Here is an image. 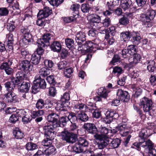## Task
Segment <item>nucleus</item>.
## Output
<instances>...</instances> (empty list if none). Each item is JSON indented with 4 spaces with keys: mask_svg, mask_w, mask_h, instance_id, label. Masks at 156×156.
I'll use <instances>...</instances> for the list:
<instances>
[{
    "mask_svg": "<svg viewBox=\"0 0 156 156\" xmlns=\"http://www.w3.org/2000/svg\"><path fill=\"white\" fill-rule=\"evenodd\" d=\"M56 128L47 126H45L43 127V129L45 131L44 133V138L41 142L43 145L44 146H48L51 145L52 140L54 139L55 136L54 130Z\"/></svg>",
    "mask_w": 156,
    "mask_h": 156,
    "instance_id": "obj_1",
    "label": "nucleus"
},
{
    "mask_svg": "<svg viewBox=\"0 0 156 156\" xmlns=\"http://www.w3.org/2000/svg\"><path fill=\"white\" fill-rule=\"evenodd\" d=\"M51 37V34L50 33H46L43 35L42 38L38 39L37 42L38 44V47L34 53H36L37 55L41 56L44 52V50L42 48L44 47L46 44L49 45V41Z\"/></svg>",
    "mask_w": 156,
    "mask_h": 156,
    "instance_id": "obj_2",
    "label": "nucleus"
},
{
    "mask_svg": "<svg viewBox=\"0 0 156 156\" xmlns=\"http://www.w3.org/2000/svg\"><path fill=\"white\" fill-rule=\"evenodd\" d=\"M70 99L69 94V92H66L61 97L60 100L58 101L55 107L57 111L61 112H66V106L69 105V100Z\"/></svg>",
    "mask_w": 156,
    "mask_h": 156,
    "instance_id": "obj_3",
    "label": "nucleus"
},
{
    "mask_svg": "<svg viewBox=\"0 0 156 156\" xmlns=\"http://www.w3.org/2000/svg\"><path fill=\"white\" fill-rule=\"evenodd\" d=\"M100 41L99 39L95 38L92 41H85L82 46L84 49H86L89 53H94L96 49H100V44H101Z\"/></svg>",
    "mask_w": 156,
    "mask_h": 156,
    "instance_id": "obj_4",
    "label": "nucleus"
},
{
    "mask_svg": "<svg viewBox=\"0 0 156 156\" xmlns=\"http://www.w3.org/2000/svg\"><path fill=\"white\" fill-rule=\"evenodd\" d=\"M60 136L62 139L69 144H73L76 142L77 139V135L76 133L69 132L68 130L64 129L61 133Z\"/></svg>",
    "mask_w": 156,
    "mask_h": 156,
    "instance_id": "obj_5",
    "label": "nucleus"
},
{
    "mask_svg": "<svg viewBox=\"0 0 156 156\" xmlns=\"http://www.w3.org/2000/svg\"><path fill=\"white\" fill-rule=\"evenodd\" d=\"M120 7L124 11H129L125 15L127 16H131L135 10L134 8L131 0H122L120 2Z\"/></svg>",
    "mask_w": 156,
    "mask_h": 156,
    "instance_id": "obj_6",
    "label": "nucleus"
},
{
    "mask_svg": "<svg viewBox=\"0 0 156 156\" xmlns=\"http://www.w3.org/2000/svg\"><path fill=\"white\" fill-rule=\"evenodd\" d=\"M153 102L151 99L146 97H144L140 100V105L143 107L144 112H148L150 115L152 116V111Z\"/></svg>",
    "mask_w": 156,
    "mask_h": 156,
    "instance_id": "obj_7",
    "label": "nucleus"
},
{
    "mask_svg": "<svg viewBox=\"0 0 156 156\" xmlns=\"http://www.w3.org/2000/svg\"><path fill=\"white\" fill-rule=\"evenodd\" d=\"M105 115L104 121L106 124L110 123L113 119H117L119 117L117 112L112 109H108L105 113Z\"/></svg>",
    "mask_w": 156,
    "mask_h": 156,
    "instance_id": "obj_8",
    "label": "nucleus"
},
{
    "mask_svg": "<svg viewBox=\"0 0 156 156\" xmlns=\"http://www.w3.org/2000/svg\"><path fill=\"white\" fill-rule=\"evenodd\" d=\"M59 119V115L56 114V113L52 112L49 114L47 116V120L49 122L51 123L50 125H47V126H51L53 128H56L58 125V120Z\"/></svg>",
    "mask_w": 156,
    "mask_h": 156,
    "instance_id": "obj_9",
    "label": "nucleus"
},
{
    "mask_svg": "<svg viewBox=\"0 0 156 156\" xmlns=\"http://www.w3.org/2000/svg\"><path fill=\"white\" fill-rule=\"evenodd\" d=\"M142 38L141 34L140 31H132L131 35L130 37V41L133 44L138 45L141 42Z\"/></svg>",
    "mask_w": 156,
    "mask_h": 156,
    "instance_id": "obj_10",
    "label": "nucleus"
},
{
    "mask_svg": "<svg viewBox=\"0 0 156 156\" xmlns=\"http://www.w3.org/2000/svg\"><path fill=\"white\" fill-rule=\"evenodd\" d=\"M16 79H14L13 80L16 84L19 85L20 84L23 80H28L29 78V73H23L22 71H18L16 74Z\"/></svg>",
    "mask_w": 156,
    "mask_h": 156,
    "instance_id": "obj_11",
    "label": "nucleus"
},
{
    "mask_svg": "<svg viewBox=\"0 0 156 156\" xmlns=\"http://www.w3.org/2000/svg\"><path fill=\"white\" fill-rule=\"evenodd\" d=\"M118 98L122 102H127L129 100L130 96L128 91L118 89L116 92Z\"/></svg>",
    "mask_w": 156,
    "mask_h": 156,
    "instance_id": "obj_12",
    "label": "nucleus"
},
{
    "mask_svg": "<svg viewBox=\"0 0 156 156\" xmlns=\"http://www.w3.org/2000/svg\"><path fill=\"white\" fill-rule=\"evenodd\" d=\"M52 106V103L51 101L48 99L44 101L42 99H39L37 100L36 104V108L38 109H42L44 107L48 108H51Z\"/></svg>",
    "mask_w": 156,
    "mask_h": 156,
    "instance_id": "obj_13",
    "label": "nucleus"
},
{
    "mask_svg": "<svg viewBox=\"0 0 156 156\" xmlns=\"http://www.w3.org/2000/svg\"><path fill=\"white\" fill-rule=\"evenodd\" d=\"M83 128L85 131L88 133L95 135L97 133L98 128L95 124L93 123H85L83 125Z\"/></svg>",
    "mask_w": 156,
    "mask_h": 156,
    "instance_id": "obj_14",
    "label": "nucleus"
},
{
    "mask_svg": "<svg viewBox=\"0 0 156 156\" xmlns=\"http://www.w3.org/2000/svg\"><path fill=\"white\" fill-rule=\"evenodd\" d=\"M75 39L78 45H82L86 40V34L81 31L78 32L76 34Z\"/></svg>",
    "mask_w": 156,
    "mask_h": 156,
    "instance_id": "obj_15",
    "label": "nucleus"
},
{
    "mask_svg": "<svg viewBox=\"0 0 156 156\" xmlns=\"http://www.w3.org/2000/svg\"><path fill=\"white\" fill-rule=\"evenodd\" d=\"M145 148L148 149L149 150V153L153 156H156V150L154 148V144L150 139H148L146 142V144L143 145Z\"/></svg>",
    "mask_w": 156,
    "mask_h": 156,
    "instance_id": "obj_16",
    "label": "nucleus"
},
{
    "mask_svg": "<svg viewBox=\"0 0 156 156\" xmlns=\"http://www.w3.org/2000/svg\"><path fill=\"white\" fill-rule=\"evenodd\" d=\"M51 50L54 52H60L62 49V45L60 41H54L49 45Z\"/></svg>",
    "mask_w": 156,
    "mask_h": 156,
    "instance_id": "obj_17",
    "label": "nucleus"
},
{
    "mask_svg": "<svg viewBox=\"0 0 156 156\" xmlns=\"http://www.w3.org/2000/svg\"><path fill=\"white\" fill-rule=\"evenodd\" d=\"M69 121V119H68V116H65L60 117L59 115V119L57 122L58 125L56 126V128L59 127L65 126Z\"/></svg>",
    "mask_w": 156,
    "mask_h": 156,
    "instance_id": "obj_18",
    "label": "nucleus"
},
{
    "mask_svg": "<svg viewBox=\"0 0 156 156\" xmlns=\"http://www.w3.org/2000/svg\"><path fill=\"white\" fill-rule=\"evenodd\" d=\"M35 79L36 83L38 84L40 89H44L46 88L47 84L44 78H41L39 76H37L35 77Z\"/></svg>",
    "mask_w": 156,
    "mask_h": 156,
    "instance_id": "obj_19",
    "label": "nucleus"
},
{
    "mask_svg": "<svg viewBox=\"0 0 156 156\" xmlns=\"http://www.w3.org/2000/svg\"><path fill=\"white\" fill-rule=\"evenodd\" d=\"M37 17L38 20L36 21V23L39 26H44L46 23L48 24L50 23V20H45L44 19V17L38 14H37Z\"/></svg>",
    "mask_w": 156,
    "mask_h": 156,
    "instance_id": "obj_20",
    "label": "nucleus"
},
{
    "mask_svg": "<svg viewBox=\"0 0 156 156\" xmlns=\"http://www.w3.org/2000/svg\"><path fill=\"white\" fill-rule=\"evenodd\" d=\"M101 20L100 17L98 15L95 14L92 16V17L90 19L88 23L91 27H93L94 26L96 27L95 23H99L101 21Z\"/></svg>",
    "mask_w": 156,
    "mask_h": 156,
    "instance_id": "obj_21",
    "label": "nucleus"
},
{
    "mask_svg": "<svg viewBox=\"0 0 156 156\" xmlns=\"http://www.w3.org/2000/svg\"><path fill=\"white\" fill-rule=\"evenodd\" d=\"M13 36L12 34L9 33L6 35V41H7V46L9 48V51L13 49V44L14 39Z\"/></svg>",
    "mask_w": 156,
    "mask_h": 156,
    "instance_id": "obj_22",
    "label": "nucleus"
},
{
    "mask_svg": "<svg viewBox=\"0 0 156 156\" xmlns=\"http://www.w3.org/2000/svg\"><path fill=\"white\" fill-rule=\"evenodd\" d=\"M46 80L51 86H54L57 87L61 85L60 83L57 82L54 76L53 75H50L47 76Z\"/></svg>",
    "mask_w": 156,
    "mask_h": 156,
    "instance_id": "obj_23",
    "label": "nucleus"
},
{
    "mask_svg": "<svg viewBox=\"0 0 156 156\" xmlns=\"http://www.w3.org/2000/svg\"><path fill=\"white\" fill-rule=\"evenodd\" d=\"M52 12V9L49 7L46 6L43 10H40L38 14L44 18H46Z\"/></svg>",
    "mask_w": 156,
    "mask_h": 156,
    "instance_id": "obj_24",
    "label": "nucleus"
},
{
    "mask_svg": "<svg viewBox=\"0 0 156 156\" xmlns=\"http://www.w3.org/2000/svg\"><path fill=\"white\" fill-rule=\"evenodd\" d=\"M132 31L129 30L123 31L120 34V37L121 39L124 41L126 42L130 41V37L131 35Z\"/></svg>",
    "mask_w": 156,
    "mask_h": 156,
    "instance_id": "obj_25",
    "label": "nucleus"
},
{
    "mask_svg": "<svg viewBox=\"0 0 156 156\" xmlns=\"http://www.w3.org/2000/svg\"><path fill=\"white\" fill-rule=\"evenodd\" d=\"M76 142L83 148L88 147L89 142L85 137H79L76 139Z\"/></svg>",
    "mask_w": 156,
    "mask_h": 156,
    "instance_id": "obj_26",
    "label": "nucleus"
},
{
    "mask_svg": "<svg viewBox=\"0 0 156 156\" xmlns=\"http://www.w3.org/2000/svg\"><path fill=\"white\" fill-rule=\"evenodd\" d=\"M123 72V70L122 67L118 66H115L113 68L112 73L111 74L109 77L112 78L113 76H116L118 77Z\"/></svg>",
    "mask_w": 156,
    "mask_h": 156,
    "instance_id": "obj_27",
    "label": "nucleus"
},
{
    "mask_svg": "<svg viewBox=\"0 0 156 156\" xmlns=\"http://www.w3.org/2000/svg\"><path fill=\"white\" fill-rule=\"evenodd\" d=\"M5 100L8 103H11L15 101L16 96L13 92H9L5 95Z\"/></svg>",
    "mask_w": 156,
    "mask_h": 156,
    "instance_id": "obj_28",
    "label": "nucleus"
},
{
    "mask_svg": "<svg viewBox=\"0 0 156 156\" xmlns=\"http://www.w3.org/2000/svg\"><path fill=\"white\" fill-rule=\"evenodd\" d=\"M147 130L149 131V129H148L146 128L143 129L139 133V136L141 140H142V142H146L147 141L145 140L149 136V135L147 134Z\"/></svg>",
    "mask_w": 156,
    "mask_h": 156,
    "instance_id": "obj_29",
    "label": "nucleus"
},
{
    "mask_svg": "<svg viewBox=\"0 0 156 156\" xmlns=\"http://www.w3.org/2000/svg\"><path fill=\"white\" fill-rule=\"evenodd\" d=\"M97 133L101 134L102 135H104V136L111 135H108L109 134V129L108 128L102 125L98 129Z\"/></svg>",
    "mask_w": 156,
    "mask_h": 156,
    "instance_id": "obj_30",
    "label": "nucleus"
},
{
    "mask_svg": "<svg viewBox=\"0 0 156 156\" xmlns=\"http://www.w3.org/2000/svg\"><path fill=\"white\" fill-rule=\"evenodd\" d=\"M72 151L76 154H80L84 152V148L77 142L72 146Z\"/></svg>",
    "mask_w": 156,
    "mask_h": 156,
    "instance_id": "obj_31",
    "label": "nucleus"
},
{
    "mask_svg": "<svg viewBox=\"0 0 156 156\" xmlns=\"http://www.w3.org/2000/svg\"><path fill=\"white\" fill-rule=\"evenodd\" d=\"M139 19L140 20L144 25L148 24L151 21L146 13L140 14Z\"/></svg>",
    "mask_w": 156,
    "mask_h": 156,
    "instance_id": "obj_32",
    "label": "nucleus"
},
{
    "mask_svg": "<svg viewBox=\"0 0 156 156\" xmlns=\"http://www.w3.org/2000/svg\"><path fill=\"white\" fill-rule=\"evenodd\" d=\"M4 85L8 91L9 92H11L15 88V85L17 84H16L14 80H12L10 81L6 82Z\"/></svg>",
    "mask_w": 156,
    "mask_h": 156,
    "instance_id": "obj_33",
    "label": "nucleus"
},
{
    "mask_svg": "<svg viewBox=\"0 0 156 156\" xmlns=\"http://www.w3.org/2000/svg\"><path fill=\"white\" fill-rule=\"evenodd\" d=\"M69 114L68 117L69 119V121H70L71 123H77L78 122V115H76V113L70 112H68Z\"/></svg>",
    "mask_w": 156,
    "mask_h": 156,
    "instance_id": "obj_34",
    "label": "nucleus"
},
{
    "mask_svg": "<svg viewBox=\"0 0 156 156\" xmlns=\"http://www.w3.org/2000/svg\"><path fill=\"white\" fill-rule=\"evenodd\" d=\"M80 8V5L78 4L75 3L71 5L70 7V9L73 11L72 15H76L78 16L79 17L80 15L79 10Z\"/></svg>",
    "mask_w": 156,
    "mask_h": 156,
    "instance_id": "obj_35",
    "label": "nucleus"
},
{
    "mask_svg": "<svg viewBox=\"0 0 156 156\" xmlns=\"http://www.w3.org/2000/svg\"><path fill=\"white\" fill-rule=\"evenodd\" d=\"M20 69L23 70L25 73H29V62L27 60L22 61L20 65Z\"/></svg>",
    "mask_w": 156,
    "mask_h": 156,
    "instance_id": "obj_36",
    "label": "nucleus"
},
{
    "mask_svg": "<svg viewBox=\"0 0 156 156\" xmlns=\"http://www.w3.org/2000/svg\"><path fill=\"white\" fill-rule=\"evenodd\" d=\"M136 44H131L128 45L126 47L129 53V55H132L138 52V47Z\"/></svg>",
    "mask_w": 156,
    "mask_h": 156,
    "instance_id": "obj_37",
    "label": "nucleus"
},
{
    "mask_svg": "<svg viewBox=\"0 0 156 156\" xmlns=\"http://www.w3.org/2000/svg\"><path fill=\"white\" fill-rule=\"evenodd\" d=\"M28 83L26 82H23L20 85L18 86V88L20 91L21 92H25L28 93L29 90V87L28 86Z\"/></svg>",
    "mask_w": 156,
    "mask_h": 156,
    "instance_id": "obj_38",
    "label": "nucleus"
},
{
    "mask_svg": "<svg viewBox=\"0 0 156 156\" xmlns=\"http://www.w3.org/2000/svg\"><path fill=\"white\" fill-rule=\"evenodd\" d=\"M13 134L15 138L21 139L23 137L24 134L18 127H16L13 130Z\"/></svg>",
    "mask_w": 156,
    "mask_h": 156,
    "instance_id": "obj_39",
    "label": "nucleus"
},
{
    "mask_svg": "<svg viewBox=\"0 0 156 156\" xmlns=\"http://www.w3.org/2000/svg\"><path fill=\"white\" fill-rule=\"evenodd\" d=\"M146 142L142 141H140L138 142H135L132 144V145L131 146V148L136 149L138 151H141L140 147L144 148H146V147H143V145H145L146 144Z\"/></svg>",
    "mask_w": 156,
    "mask_h": 156,
    "instance_id": "obj_40",
    "label": "nucleus"
},
{
    "mask_svg": "<svg viewBox=\"0 0 156 156\" xmlns=\"http://www.w3.org/2000/svg\"><path fill=\"white\" fill-rule=\"evenodd\" d=\"M46 147H48L44 151L45 154L47 156H49L51 154H55V152L56 151V149L54 146L50 145Z\"/></svg>",
    "mask_w": 156,
    "mask_h": 156,
    "instance_id": "obj_41",
    "label": "nucleus"
},
{
    "mask_svg": "<svg viewBox=\"0 0 156 156\" xmlns=\"http://www.w3.org/2000/svg\"><path fill=\"white\" fill-rule=\"evenodd\" d=\"M39 73L40 75L38 76H40L41 78L42 77L43 78L46 76H48V75L50 74V70L46 67H43L40 69Z\"/></svg>",
    "mask_w": 156,
    "mask_h": 156,
    "instance_id": "obj_42",
    "label": "nucleus"
},
{
    "mask_svg": "<svg viewBox=\"0 0 156 156\" xmlns=\"http://www.w3.org/2000/svg\"><path fill=\"white\" fill-rule=\"evenodd\" d=\"M30 116L32 119H35L37 117L43 115L44 112L43 110H38L37 111H31Z\"/></svg>",
    "mask_w": 156,
    "mask_h": 156,
    "instance_id": "obj_43",
    "label": "nucleus"
},
{
    "mask_svg": "<svg viewBox=\"0 0 156 156\" xmlns=\"http://www.w3.org/2000/svg\"><path fill=\"white\" fill-rule=\"evenodd\" d=\"M41 58V56L36 55V53H34L31 56L30 62H31L33 64L37 65L39 63Z\"/></svg>",
    "mask_w": 156,
    "mask_h": 156,
    "instance_id": "obj_44",
    "label": "nucleus"
},
{
    "mask_svg": "<svg viewBox=\"0 0 156 156\" xmlns=\"http://www.w3.org/2000/svg\"><path fill=\"white\" fill-rule=\"evenodd\" d=\"M97 94L98 95L105 99L108 96L107 91L103 87H101L98 89Z\"/></svg>",
    "mask_w": 156,
    "mask_h": 156,
    "instance_id": "obj_45",
    "label": "nucleus"
},
{
    "mask_svg": "<svg viewBox=\"0 0 156 156\" xmlns=\"http://www.w3.org/2000/svg\"><path fill=\"white\" fill-rule=\"evenodd\" d=\"M121 140L118 138L113 139L110 144V146L114 148L118 147L120 145Z\"/></svg>",
    "mask_w": 156,
    "mask_h": 156,
    "instance_id": "obj_46",
    "label": "nucleus"
},
{
    "mask_svg": "<svg viewBox=\"0 0 156 156\" xmlns=\"http://www.w3.org/2000/svg\"><path fill=\"white\" fill-rule=\"evenodd\" d=\"M0 68L1 69H4L6 73L8 75H12L13 74V69L10 66H7L6 64L1 65L0 66Z\"/></svg>",
    "mask_w": 156,
    "mask_h": 156,
    "instance_id": "obj_47",
    "label": "nucleus"
},
{
    "mask_svg": "<svg viewBox=\"0 0 156 156\" xmlns=\"http://www.w3.org/2000/svg\"><path fill=\"white\" fill-rule=\"evenodd\" d=\"M78 120L83 122L87 121L89 119V117L87 115L83 112H81L78 113Z\"/></svg>",
    "mask_w": 156,
    "mask_h": 156,
    "instance_id": "obj_48",
    "label": "nucleus"
},
{
    "mask_svg": "<svg viewBox=\"0 0 156 156\" xmlns=\"http://www.w3.org/2000/svg\"><path fill=\"white\" fill-rule=\"evenodd\" d=\"M65 43L66 46L68 48L71 49L74 48V41L73 39L66 38L65 40Z\"/></svg>",
    "mask_w": 156,
    "mask_h": 156,
    "instance_id": "obj_49",
    "label": "nucleus"
},
{
    "mask_svg": "<svg viewBox=\"0 0 156 156\" xmlns=\"http://www.w3.org/2000/svg\"><path fill=\"white\" fill-rule=\"evenodd\" d=\"M94 136L95 139H96L95 143L98 142V141H99V142L109 141L108 140L106 139L105 138V136H104V135H102L101 134L98 133H96V134L94 135Z\"/></svg>",
    "mask_w": 156,
    "mask_h": 156,
    "instance_id": "obj_50",
    "label": "nucleus"
},
{
    "mask_svg": "<svg viewBox=\"0 0 156 156\" xmlns=\"http://www.w3.org/2000/svg\"><path fill=\"white\" fill-rule=\"evenodd\" d=\"M95 143V144L97 147L100 149H102L105 148L109 144V141H103Z\"/></svg>",
    "mask_w": 156,
    "mask_h": 156,
    "instance_id": "obj_51",
    "label": "nucleus"
},
{
    "mask_svg": "<svg viewBox=\"0 0 156 156\" xmlns=\"http://www.w3.org/2000/svg\"><path fill=\"white\" fill-rule=\"evenodd\" d=\"M133 88L135 89L136 91L134 94V98H138L142 93V89L139 88L136 84H134L132 86Z\"/></svg>",
    "mask_w": 156,
    "mask_h": 156,
    "instance_id": "obj_52",
    "label": "nucleus"
},
{
    "mask_svg": "<svg viewBox=\"0 0 156 156\" xmlns=\"http://www.w3.org/2000/svg\"><path fill=\"white\" fill-rule=\"evenodd\" d=\"M63 71L65 76L69 78L72 76L74 70L72 67L69 68L67 67Z\"/></svg>",
    "mask_w": 156,
    "mask_h": 156,
    "instance_id": "obj_53",
    "label": "nucleus"
},
{
    "mask_svg": "<svg viewBox=\"0 0 156 156\" xmlns=\"http://www.w3.org/2000/svg\"><path fill=\"white\" fill-rule=\"evenodd\" d=\"M145 13L151 21L154 19L156 14L155 10L152 9H148Z\"/></svg>",
    "mask_w": 156,
    "mask_h": 156,
    "instance_id": "obj_54",
    "label": "nucleus"
},
{
    "mask_svg": "<svg viewBox=\"0 0 156 156\" xmlns=\"http://www.w3.org/2000/svg\"><path fill=\"white\" fill-rule=\"evenodd\" d=\"M105 38L106 39L108 44L109 45H112L115 42L114 38L113 37L110 36L108 33L105 34Z\"/></svg>",
    "mask_w": 156,
    "mask_h": 156,
    "instance_id": "obj_55",
    "label": "nucleus"
},
{
    "mask_svg": "<svg viewBox=\"0 0 156 156\" xmlns=\"http://www.w3.org/2000/svg\"><path fill=\"white\" fill-rule=\"evenodd\" d=\"M133 55V62L135 64L139 63L141 60V56L140 54L137 53L132 55Z\"/></svg>",
    "mask_w": 156,
    "mask_h": 156,
    "instance_id": "obj_56",
    "label": "nucleus"
},
{
    "mask_svg": "<svg viewBox=\"0 0 156 156\" xmlns=\"http://www.w3.org/2000/svg\"><path fill=\"white\" fill-rule=\"evenodd\" d=\"M36 83L35 80H34L33 81V85L31 87V93L34 94H35L37 93L39 91L40 89L38 84Z\"/></svg>",
    "mask_w": 156,
    "mask_h": 156,
    "instance_id": "obj_57",
    "label": "nucleus"
},
{
    "mask_svg": "<svg viewBox=\"0 0 156 156\" xmlns=\"http://www.w3.org/2000/svg\"><path fill=\"white\" fill-rule=\"evenodd\" d=\"M25 112L23 111H20L18 113V116L20 117H22V120L24 124H27L28 122L29 121V116H27V117L26 116H22V114L23 115V113Z\"/></svg>",
    "mask_w": 156,
    "mask_h": 156,
    "instance_id": "obj_58",
    "label": "nucleus"
},
{
    "mask_svg": "<svg viewBox=\"0 0 156 156\" xmlns=\"http://www.w3.org/2000/svg\"><path fill=\"white\" fill-rule=\"evenodd\" d=\"M57 65L59 69L63 71L68 67L67 62L66 61H60Z\"/></svg>",
    "mask_w": 156,
    "mask_h": 156,
    "instance_id": "obj_59",
    "label": "nucleus"
},
{
    "mask_svg": "<svg viewBox=\"0 0 156 156\" xmlns=\"http://www.w3.org/2000/svg\"><path fill=\"white\" fill-rule=\"evenodd\" d=\"M48 94L51 97H54L57 94V90L55 86H50L48 88Z\"/></svg>",
    "mask_w": 156,
    "mask_h": 156,
    "instance_id": "obj_60",
    "label": "nucleus"
},
{
    "mask_svg": "<svg viewBox=\"0 0 156 156\" xmlns=\"http://www.w3.org/2000/svg\"><path fill=\"white\" fill-rule=\"evenodd\" d=\"M81 9V11L83 13L88 12L91 8L88 4L83 3L82 4Z\"/></svg>",
    "mask_w": 156,
    "mask_h": 156,
    "instance_id": "obj_61",
    "label": "nucleus"
},
{
    "mask_svg": "<svg viewBox=\"0 0 156 156\" xmlns=\"http://www.w3.org/2000/svg\"><path fill=\"white\" fill-rule=\"evenodd\" d=\"M98 34V31L95 28L90 29L88 32V34L90 37H96Z\"/></svg>",
    "mask_w": 156,
    "mask_h": 156,
    "instance_id": "obj_62",
    "label": "nucleus"
},
{
    "mask_svg": "<svg viewBox=\"0 0 156 156\" xmlns=\"http://www.w3.org/2000/svg\"><path fill=\"white\" fill-rule=\"evenodd\" d=\"M149 81L151 85L153 87L156 88V76L151 75L149 78Z\"/></svg>",
    "mask_w": 156,
    "mask_h": 156,
    "instance_id": "obj_63",
    "label": "nucleus"
},
{
    "mask_svg": "<svg viewBox=\"0 0 156 156\" xmlns=\"http://www.w3.org/2000/svg\"><path fill=\"white\" fill-rule=\"evenodd\" d=\"M119 23L120 24L127 26L129 23V20L128 18L123 16L119 20Z\"/></svg>",
    "mask_w": 156,
    "mask_h": 156,
    "instance_id": "obj_64",
    "label": "nucleus"
}]
</instances>
